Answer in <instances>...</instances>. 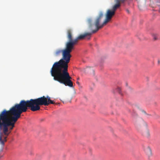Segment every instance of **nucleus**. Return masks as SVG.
<instances>
[{"mask_svg":"<svg viewBox=\"0 0 160 160\" xmlns=\"http://www.w3.org/2000/svg\"><path fill=\"white\" fill-rule=\"evenodd\" d=\"M152 37H153V38L154 40H157L158 39V37L157 35L153 34L152 35Z\"/></svg>","mask_w":160,"mask_h":160,"instance_id":"nucleus-9","label":"nucleus"},{"mask_svg":"<svg viewBox=\"0 0 160 160\" xmlns=\"http://www.w3.org/2000/svg\"><path fill=\"white\" fill-rule=\"evenodd\" d=\"M55 103L51 100L48 96L35 99L25 101L21 100L19 104H16L9 110H3L0 113V131H2L4 134H8L7 132L11 131L15 127V124L23 112L30 109L32 111L39 110L40 106H48Z\"/></svg>","mask_w":160,"mask_h":160,"instance_id":"nucleus-1","label":"nucleus"},{"mask_svg":"<svg viewBox=\"0 0 160 160\" xmlns=\"http://www.w3.org/2000/svg\"><path fill=\"white\" fill-rule=\"evenodd\" d=\"M158 64H159L160 63V60H158Z\"/></svg>","mask_w":160,"mask_h":160,"instance_id":"nucleus-15","label":"nucleus"},{"mask_svg":"<svg viewBox=\"0 0 160 160\" xmlns=\"http://www.w3.org/2000/svg\"><path fill=\"white\" fill-rule=\"evenodd\" d=\"M1 132V131H0V144L3 146L5 144V142H6L7 141V137H5L4 138V139L2 140V133Z\"/></svg>","mask_w":160,"mask_h":160,"instance_id":"nucleus-7","label":"nucleus"},{"mask_svg":"<svg viewBox=\"0 0 160 160\" xmlns=\"http://www.w3.org/2000/svg\"><path fill=\"white\" fill-rule=\"evenodd\" d=\"M94 33L92 32L86 33L83 34H80L76 38L73 39L72 30L71 29H68L67 30V38L68 40V42L73 49L74 45L78 42L79 40H82L87 36H90L92 33Z\"/></svg>","mask_w":160,"mask_h":160,"instance_id":"nucleus-4","label":"nucleus"},{"mask_svg":"<svg viewBox=\"0 0 160 160\" xmlns=\"http://www.w3.org/2000/svg\"><path fill=\"white\" fill-rule=\"evenodd\" d=\"M76 83L78 85H80V83L79 82H78V81H77L76 82Z\"/></svg>","mask_w":160,"mask_h":160,"instance_id":"nucleus-14","label":"nucleus"},{"mask_svg":"<svg viewBox=\"0 0 160 160\" xmlns=\"http://www.w3.org/2000/svg\"><path fill=\"white\" fill-rule=\"evenodd\" d=\"M114 1L116 3L113 6L112 10L115 12L116 10L120 7L121 2L118 0H114Z\"/></svg>","mask_w":160,"mask_h":160,"instance_id":"nucleus-5","label":"nucleus"},{"mask_svg":"<svg viewBox=\"0 0 160 160\" xmlns=\"http://www.w3.org/2000/svg\"><path fill=\"white\" fill-rule=\"evenodd\" d=\"M125 0H118L121 2H123Z\"/></svg>","mask_w":160,"mask_h":160,"instance_id":"nucleus-13","label":"nucleus"},{"mask_svg":"<svg viewBox=\"0 0 160 160\" xmlns=\"http://www.w3.org/2000/svg\"><path fill=\"white\" fill-rule=\"evenodd\" d=\"M87 21L89 29L90 30H92L93 26V24H92V19L91 18H89L88 19Z\"/></svg>","mask_w":160,"mask_h":160,"instance_id":"nucleus-8","label":"nucleus"},{"mask_svg":"<svg viewBox=\"0 0 160 160\" xmlns=\"http://www.w3.org/2000/svg\"><path fill=\"white\" fill-rule=\"evenodd\" d=\"M11 132V131H8L7 132V134H4V135H6L7 136H8L9 135V134Z\"/></svg>","mask_w":160,"mask_h":160,"instance_id":"nucleus-11","label":"nucleus"},{"mask_svg":"<svg viewBox=\"0 0 160 160\" xmlns=\"http://www.w3.org/2000/svg\"><path fill=\"white\" fill-rule=\"evenodd\" d=\"M90 37L89 38H88V39H90Z\"/></svg>","mask_w":160,"mask_h":160,"instance_id":"nucleus-16","label":"nucleus"},{"mask_svg":"<svg viewBox=\"0 0 160 160\" xmlns=\"http://www.w3.org/2000/svg\"><path fill=\"white\" fill-rule=\"evenodd\" d=\"M144 150L145 152L148 157L152 155L151 150L149 146L145 147L144 148Z\"/></svg>","mask_w":160,"mask_h":160,"instance_id":"nucleus-6","label":"nucleus"},{"mask_svg":"<svg viewBox=\"0 0 160 160\" xmlns=\"http://www.w3.org/2000/svg\"><path fill=\"white\" fill-rule=\"evenodd\" d=\"M72 50L68 42L66 43L65 49L57 50L54 53V55L58 56L62 53V58L59 61L53 64L50 71L54 80L71 87H73V84L71 80L72 78L68 72V64L72 57L70 53Z\"/></svg>","mask_w":160,"mask_h":160,"instance_id":"nucleus-2","label":"nucleus"},{"mask_svg":"<svg viewBox=\"0 0 160 160\" xmlns=\"http://www.w3.org/2000/svg\"><path fill=\"white\" fill-rule=\"evenodd\" d=\"M79 78H77V79H78V80H79Z\"/></svg>","mask_w":160,"mask_h":160,"instance_id":"nucleus-17","label":"nucleus"},{"mask_svg":"<svg viewBox=\"0 0 160 160\" xmlns=\"http://www.w3.org/2000/svg\"><path fill=\"white\" fill-rule=\"evenodd\" d=\"M127 11L128 12H129V11H128V10H127Z\"/></svg>","mask_w":160,"mask_h":160,"instance_id":"nucleus-18","label":"nucleus"},{"mask_svg":"<svg viewBox=\"0 0 160 160\" xmlns=\"http://www.w3.org/2000/svg\"><path fill=\"white\" fill-rule=\"evenodd\" d=\"M116 90H117V91L119 93H120V88H118L116 89Z\"/></svg>","mask_w":160,"mask_h":160,"instance_id":"nucleus-12","label":"nucleus"},{"mask_svg":"<svg viewBox=\"0 0 160 160\" xmlns=\"http://www.w3.org/2000/svg\"><path fill=\"white\" fill-rule=\"evenodd\" d=\"M144 135L147 137H148L149 136V133L148 130H147L145 133H144Z\"/></svg>","mask_w":160,"mask_h":160,"instance_id":"nucleus-10","label":"nucleus"},{"mask_svg":"<svg viewBox=\"0 0 160 160\" xmlns=\"http://www.w3.org/2000/svg\"><path fill=\"white\" fill-rule=\"evenodd\" d=\"M115 14V12L112 10L108 9L107 10L106 14V19L102 24H100V22L101 19L102 18L103 14L101 12L99 14L97 18L94 22V25L96 28V29L93 30L92 33H96L99 29L102 28L103 26L106 25L108 22H109L112 17Z\"/></svg>","mask_w":160,"mask_h":160,"instance_id":"nucleus-3","label":"nucleus"}]
</instances>
